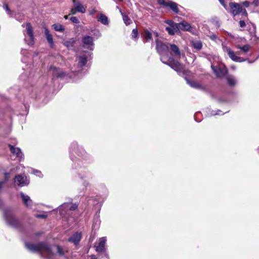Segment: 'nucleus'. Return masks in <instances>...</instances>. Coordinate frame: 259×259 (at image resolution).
Returning <instances> with one entry per match:
<instances>
[{
	"label": "nucleus",
	"instance_id": "2eb2a0df",
	"mask_svg": "<svg viewBox=\"0 0 259 259\" xmlns=\"http://www.w3.org/2000/svg\"><path fill=\"white\" fill-rule=\"evenodd\" d=\"M169 48L171 50V55H174L176 58H180L181 56L184 55L181 53L179 47L175 44H169Z\"/></svg>",
	"mask_w": 259,
	"mask_h": 259
},
{
	"label": "nucleus",
	"instance_id": "72a5a7b5",
	"mask_svg": "<svg viewBox=\"0 0 259 259\" xmlns=\"http://www.w3.org/2000/svg\"><path fill=\"white\" fill-rule=\"evenodd\" d=\"M70 19L71 21L73 23L77 24L79 22L78 18L76 17H71Z\"/></svg>",
	"mask_w": 259,
	"mask_h": 259
},
{
	"label": "nucleus",
	"instance_id": "8fccbe9b",
	"mask_svg": "<svg viewBox=\"0 0 259 259\" xmlns=\"http://www.w3.org/2000/svg\"><path fill=\"white\" fill-rule=\"evenodd\" d=\"M26 52V50H23V51H22L21 52V54L23 55H24V54Z\"/></svg>",
	"mask_w": 259,
	"mask_h": 259
},
{
	"label": "nucleus",
	"instance_id": "393cba45",
	"mask_svg": "<svg viewBox=\"0 0 259 259\" xmlns=\"http://www.w3.org/2000/svg\"><path fill=\"white\" fill-rule=\"evenodd\" d=\"M119 12L122 15L123 20L126 25H130L131 23H132V20L121 10H119Z\"/></svg>",
	"mask_w": 259,
	"mask_h": 259
},
{
	"label": "nucleus",
	"instance_id": "20e7f679",
	"mask_svg": "<svg viewBox=\"0 0 259 259\" xmlns=\"http://www.w3.org/2000/svg\"><path fill=\"white\" fill-rule=\"evenodd\" d=\"M78 207L76 203H64L59 207V213L61 217L68 219L67 216L71 214L72 211L75 210Z\"/></svg>",
	"mask_w": 259,
	"mask_h": 259
},
{
	"label": "nucleus",
	"instance_id": "f3484780",
	"mask_svg": "<svg viewBox=\"0 0 259 259\" xmlns=\"http://www.w3.org/2000/svg\"><path fill=\"white\" fill-rule=\"evenodd\" d=\"M81 238V233L76 232L71 237L68 239L69 242L73 243L75 245H77Z\"/></svg>",
	"mask_w": 259,
	"mask_h": 259
},
{
	"label": "nucleus",
	"instance_id": "3c124183",
	"mask_svg": "<svg viewBox=\"0 0 259 259\" xmlns=\"http://www.w3.org/2000/svg\"><path fill=\"white\" fill-rule=\"evenodd\" d=\"M91 259H97L95 255H92L91 256Z\"/></svg>",
	"mask_w": 259,
	"mask_h": 259
},
{
	"label": "nucleus",
	"instance_id": "864d4df0",
	"mask_svg": "<svg viewBox=\"0 0 259 259\" xmlns=\"http://www.w3.org/2000/svg\"><path fill=\"white\" fill-rule=\"evenodd\" d=\"M68 15H65V16H64V18H65V19H68Z\"/></svg>",
	"mask_w": 259,
	"mask_h": 259
},
{
	"label": "nucleus",
	"instance_id": "603ef678",
	"mask_svg": "<svg viewBox=\"0 0 259 259\" xmlns=\"http://www.w3.org/2000/svg\"><path fill=\"white\" fill-rule=\"evenodd\" d=\"M40 234H41V233H40V232H38V233H36L35 234V235L37 236L40 235Z\"/></svg>",
	"mask_w": 259,
	"mask_h": 259
},
{
	"label": "nucleus",
	"instance_id": "c9c22d12",
	"mask_svg": "<svg viewBox=\"0 0 259 259\" xmlns=\"http://www.w3.org/2000/svg\"><path fill=\"white\" fill-rule=\"evenodd\" d=\"M32 172L33 174H34L35 175H36L39 177H41L42 176L41 174V172L37 170L33 169Z\"/></svg>",
	"mask_w": 259,
	"mask_h": 259
},
{
	"label": "nucleus",
	"instance_id": "a19ab883",
	"mask_svg": "<svg viewBox=\"0 0 259 259\" xmlns=\"http://www.w3.org/2000/svg\"><path fill=\"white\" fill-rule=\"evenodd\" d=\"M166 23L169 25V27H170V26H171V25H174L177 24V23L174 22L171 20H168L166 22Z\"/></svg>",
	"mask_w": 259,
	"mask_h": 259
},
{
	"label": "nucleus",
	"instance_id": "9d476101",
	"mask_svg": "<svg viewBox=\"0 0 259 259\" xmlns=\"http://www.w3.org/2000/svg\"><path fill=\"white\" fill-rule=\"evenodd\" d=\"M15 183L20 187H23L29 184V181L25 176L18 175L15 177Z\"/></svg>",
	"mask_w": 259,
	"mask_h": 259
},
{
	"label": "nucleus",
	"instance_id": "ddd939ff",
	"mask_svg": "<svg viewBox=\"0 0 259 259\" xmlns=\"http://www.w3.org/2000/svg\"><path fill=\"white\" fill-rule=\"evenodd\" d=\"M9 146L10 147L11 153L14 155L16 156L18 160L20 161L21 159H23V154L20 148L14 147L13 146L10 144L9 145Z\"/></svg>",
	"mask_w": 259,
	"mask_h": 259
},
{
	"label": "nucleus",
	"instance_id": "7c9ffc66",
	"mask_svg": "<svg viewBox=\"0 0 259 259\" xmlns=\"http://www.w3.org/2000/svg\"><path fill=\"white\" fill-rule=\"evenodd\" d=\"M138 36V31L137 28L133 29L132 34V38L137 39Z\"/></svg>",
	"mask_w": 259,
	"mask_h": 259
},
{
	"label": "nucleus",
	"instance_id": "ea45409f",
	"mask_svg": "<svg viewBox=\"0 0 259 259\" xmlns=\"http://www.w3.org/2000/svg\"><path fill=\"white\" fill-rule=\"evenodd\" d=\"M239 25H240V26L242 28L245 27L246 25L244 21H243V20H240L239 21Z\"/></svg>",
	"mask_w": 259,
	"mask_h": 259
},
{
	"label": "nucleus",
	"instance_id": "dca6fc26",
	"mask_svg": "<svg viewBox=\"0 0 259 259\" xmlns=\"http://www.w3.org/2000/svg\"><path fill=\"white\" fill-rule=\"evenodd\" d=\"M106 239L105 237H102L99 239L98 243L96 245V250L97 252H103L105 250V244Z\"/></svg>",
	"mask_w": 259,
	"mask_h": 259
},
{
	"label": "nucleus",
	"instance_id": "f03ea898",
	"mask_svg": "<svg viewBox=\"0 0 259 259\" xmlns=\"http://www.w3.org/2000/svg\"><path fill=\"white\" fill-rule=\"evenodd\" d=\"M78 65L77 69L71 68V72L67 73L59 68L50 67V73L52 74V80L56 81L57 79H60L68 81L69 79L73 78V75H76V73H79L82 66L85 65L87 63V57L84 55L77 57Z\"/></svg>",
	"mask_w": 259,
	"mask_h": 259
},
{
	"label": "nucleus",
	"instance_id": "de8ad7c7",
	"mask_svg": "<svg viewBox=\"0 0 259 259\" xmlns=\"http://www.w3.org/2000/svg\"><path fill=\"white\" fill-rule=\"evenodd\" d=\"M153 34H154V35H155V37L156 38V39H158V36H159V34H158V32H153Z\"/></svg>",
	"mask_w": 259,
	"mask_h": 259
},
{
	"label": "nucleus",
	"instance_id": "09e8293b",
	"mask_svg": "<svg viewBox=\"0 0 259 259\" xmlns=\"http://www.w3.org/2000/svg\"><path fill=\"white\" fill-rule=\"evenodd\" d=\"M9 174L8 173H6L5 174V180L6 181H7L8 180V176H9Z\"/></svg>",
	"mask_w": 259,
	"mask_h": 259
},
{
	"label": "nucleus",
	"instance_id": "39448f33",
	"mask_svg": "<svg viewBox=\"0 0 259 259\" xmlns=\"http://www.w3.org/2000/svg\"><path fill=\"white\" fill-rule=\"evenodd\" d=\"M4 215L7 223L9 225L15 228L19 227L20 223L15 217L13 210L11 208H6L4 211Z\"/></svg>",
	"mask_w": 259,
	"mask_h": 259
},
{
	"label": "nucleus",
	"instance_id": "412c9836",
	"mask_svg": "<svg viewBox=\"0 0 259 259\" xmlns=\"http://www.w3.org/2000/svg\"><path fill=\"white\" fill-rule=\"evenodd\" d=\"M236 48L240 50L243 55L247 54L251 49V47L249 45H245L244 46L237 45L236 46Z\"/></svg>",
	"mask_w": 259,
	"mask_h": 259
},
{
	"label": "nucleus",
	"instance_id": "6ab92c4d",
	"mask_svg": "<svg viewBox=\"0 0 259 259\" xmlns=\"http://www.w3.org/2000/svg\"><path fill=\"white\" fill-rule=\"evenodd\" d=\"M73 2L74 4V7L75 8L76 10H77L78 12L81 13H84L85 12V8L80 3L78 2H76V0H73Z\"/></svg>",
	"mask_w": 259,
	"mask_h": 259
},
{
	"label": "nucleus",
	"instance_id": "a18cd8bd",
	"mask_svg": "<svg viewBox=\"0 0 259 259\" xmlns=\"http://www.w3.org/2000/svg\"><path fill=\"white\" fill-rule=\"evenodd\" d=\"M253 4L255 6H258L259 5V0H254Z\"/></svg>",
	"mask_w": 259,
	"mask_h": 259
},
{
	"label": "nucleus",
	"instance_id": "4d7b16f0",
	"mask_svg": "<svg viewBox=\"0 0 259 259\" xmlns=\"http://www.w3.org/2000/svg\"><path fill=\"white\" fill-rule=\"evenodd\" d=\"M231 67H232L233 69H235V67H234L233 66H231Z\"/></svg>",
	"mask_w": 259,
	"mask_h": 259
},
{
	"label": "nucleus",
	"instance_id": "bb28decb",
	"mask_svg": "<svg viewBox=\"0 0 259 259\" xmlns=\"http://www.w3.org/2000/svg\"><path fill=\"white\" fill-rule=\"evenodd\" d=\"M52 27L55 30L59 32H63L65 28L64 27L59 23L54 24L52 25Z\"/></svg>",
	"mask_w": 259,
	"mask_h": 259
},
{
	"label": "nucleus",
	"instance_id": "6e6d98bb",
	"mask_svg": "<svg viewBox=\"0 0 259 259\" xmlns=\"http://www.w3.org/2000/svg\"><path fill=\"white\" fill-rule=\"evenodd\" d=\"M253 62V61H248V63H252Z\"/></svg>",
	"mask_w": 259,
	"mask_h": 259
},
{
	"label": "nucleus",
	"instance_id": "49530a36",
	"mask_svg": "<svg viewBox=\"0 0 259 259\" xmlns=\"http://www.w3.org/2000/svg\"><path fill=\"white\" fill-rule=\"evenodd\" d=\"M5 9L6 11L8 12V13H9V12H10V10L8 5L5 6Z\"/></svg>",
	"mask_w": 259,
	"mask_h": 259
},
{
	"label": "nucleus",
	"instance_id": "c756f323",
	"mask_svg": "<svg viewBox=\"0 0 259 259\" xmlns=\"http://www.w3.org/2000/svg\"><path fill=\"white\" fill-rule=\"evenodd\" d=\"M193 46L195 49L199 50L202 48V44L201 42L196 41V42H193Z\"/></svg>",
	"mask_w": 259,
	"mask_h": 259
},
{
	"label": "nucleus",
	"instance_id": "c85d7f7f",
	"mask_svg": "<svg viewBox=\"0 0 259 259\" xmlns=\"http://www.w3.org/2000/svg\"><path fill=\"white\" fill-rule=\"evenodd\" d=\"M227 80L228 83L230 86H234L237 83V81H236V79L233 76H228L227 78Z\"/></svg>",
	"mask_w": 259,
	"mask_h": 259
},
{
	"label": "nucleus",
	"instance_id": "5701e85b",
	"mask_svg": "<svg viewBox=\"0 0 259 259\" xmlns=\"http://www.w3.org/2000/svg\"><path fill=\"white\" fill-rule=\"evenodd\" d=\"M76 42V39L74 38H71L64 42V45L66 46L68 49H71L73 48L74 45Z\"/></svg>",
	"mask_w": 259,
	"mask_h": 259
},
{
	"label": "nucleus",
	"instance_id": "4be33fe9",
	"mask_svg": "<svg viewBox=\"0 0 259 259\" xmlns=\"http://www.w3.org/2000/svg\"><path fill=\"white\" fill-rule=\"evenodd\" d=\"M167 7H169L175 13H178L179 10L178 8V5L172 1H168Z\"/></svg>",
	"mask_w": 259,
	"mask_h": 259
},
{
	"label": "nucleus",
	"instance_id": "a211bd4d",
	"mask_svg": "<svg viewBox=\"0 0 259 259\" xmlns=\"http://www.w3.org/2000/svg\"><path fill=\"white\" fill-rule=\"evenodd\" d=\"M178 27L179 30H182L184 31H191V26L189 23L187 22L186 21H182L181 22L178 23Z\"/></svg>",
	"mask_w": 259,
	"mask_h": 259
},
{
	"label": "nucleus",
	"instance_id": "aec40b11",
	"mask_svg": "<svg viewBox=\"0 0 259 259\" xmlns=\"http://www.w3.org/2000/svg\"><path fill=\"white\" fill-rule=\"evenodd\" d=\"M165 29L170 35H174L176 32L179 30L178 23L177 24L171 25L170 27H166Z\"/></svg>",
	"mask_w": 259,
	"mask_h": 259
},
{
	"label": "nucleus",
	"instance_id": "f8f14e48",
	"mask_svg": "<svg viewBox=\"0 0 259 259\" xmlns=\"http://www.w3.org/2000/svg\"><path fill=\"white\" fill-rule=\"evenodd\" d=\"M20 195L25 206L27 208H31L33 205V202L30 197L22 192L20 193Z\"/></svg>",
	"mask_w": 259,
	"mask_h": 259
},
{
	"label": "nucleus",
	"instance_id": "37998d69",
	"mask_svg": "<svg viewBox=\"0 0 259 259\" xmlns=\"http://www.w3.org/2000/svg\"><path fill=\"white\" fill-rule=\"evenodd\" d=\"M45 35L46 39L49 41V30L48 29H46L45 30Z\"/></svg>",
	"mask_w": 259,
	"mask_h": 259
},
{
	"label": "nucleus",
	"instance_id": "473e14b6",
	"mask_svg": "<svg viewBox=\"0 0 259 259\" xmlns=\"http://www.w3.org/2000/svg\"><path fill=\"white\" fill-rule=\"evenodd\" d=\"M57 252L60 255L63 256L64 254V252L61 247L60 246H57Z\"/></svg>",
	"mask_w": 259,
	"mask_h": 259
},
{
	"label": "nucleus",
	"instance_id": "cd10ccee",
	"mask_svg": "<svg viewBox=\"0 0 259 259\" xmlns=\"http://www.w3.org/2000/svg\"><path fill=\"white\" fill-rule=\"evenodd\" d=\"M187 83L191 87H192L193 88H196V89H200L201 88V84L197 81H190V80H187Z\"/></svg>",
	"mask_w": 259,
	"mask_h": 259
},
{
	"label": "nucleus",
	"instance_id": "a878e982",
	"mask_svg": "<svg viewBox=\"0 0 259 259\" xmlns=\"http://www.w3.org/2000/svg\"><path fill=\"white\" fill-rule=\"evenodd\" d=\"M143 37L147 41H149L152 39V34L150 31L146 30L143 33Z\"/></svg>",
	"mask_w": 259,
	"mask_h": 259
},
{
	"label": "nucleus",
	"instance_id": "4c0bfd02",
	"mask_svg": "<svg viewBox=\"0 0 259 259\" xmlns=\"http://www.w3.org/2000/svg\"><path fill=\"white\" fill-rule=\"evenodd\" d=\"M221 4L224 7L226 10L227 9V6L225 3V0H219Z\"/></svg>",
	"mask_w": 259,
	"mask_h": 259
},
{
	"label": "nucleus",
	"instance_id": "9b49d317",
	"mask_svg": "<svg viewBox=\"0 0 259 259\" xmlns=\"http://www.w3.org/2000/svg\"><path fill=\"white\" fill-rule=\"evenodd\" d=\"M211 67L213 72L219 77H224L227 73V69L226 67H224L223 68H222L221 67H215L214 66L212 65L211 66Z\"/></svg>",
	"mask_w": 259,
	"mask_h": 259
},
{
	"label": "nucleus",
	"instance_id": "79ce46f5",
	"mask_svg": "<svg viewBox=\"0 0 259 259\" xmlns=\"http://www.w3.org/2000/svg\"><path fill=\"white\" fill-rule=\"evenodd\" d=\"M76 12H78L77 10H76L75 8L74 7L71 9V14L72 15H74L76 13Z\"/></svg>",
	"mask_w": 259,
	"mask_h": 259
},
{
	"label": "nucleus",
	"instance_id": "c03bdc74",
	"mask_svg": "<svg viewBox=\"0 0 259 259\" xmlns=\"http://www.w3.org/2000/svg\"><path fill=\"white\" fill-rule=\"evenodd\" d=\"M242 4L244 6H245L246 8H247L249 6V3L247 1H245V2H243Z\"/></svg>",
	"mask_w": 259,
	"mask_h": 259
},
{
	"label": "nucleus",
	"instance_id": "6e6552de",
	"mask_svg": "<svg viewBox=\"0 0 259 259\" xmlns=\"http://www.w3.org/2000/svg\"><path fill=\"white\" fill-rule=\"evenodd\" d=\"M25 35V40L28 45L32 46L34 44L33 31L32 27L29 23H27L26 25V30L24 32Z\"/></svg>",
	"mask_w": 259,
	"mask_h": 259
},
{
	"label": "nucleus",
	"instance_id": "f257e3e1",
	"mask_svg": "<svg viewBox=\"0 0 259 259\" xmlns=\"http://www.w3.org/2000/svg\"><path fill=\"white\" fill-rule=\"evenodd\" d=\"M156 50L157 52L160 56L161 62L170 67L177 73L181 74H184L186 70L184 66L179 61H176L172 57L169 56V49L170 44H164L158 39H155Z\"/></svg>",
	"mask_w": 259,
	"mask_h": 259
},
{
	"label": "nucleus",
	"instance_id": "58836bf2",
	"mask_svg": "<svg viewBox=\"0 0 259 259\" xmlns=\"http://www.w3.org/2000/svg\"><path fill=\"white\" fill-rule=\"evenodd\" d=\"M50 47H53V40L52 36L50 34Z\"/></svg>",
	"mask_w": 259,
	"mask_h": 259
},
{
	"label": "nucleus",
	"instance_id": "0eeeda50",
	"mask_svg": "<svg viewBox=\"0 0 259 259\" xmlns=\"http://www.w3.org/2000/svg\"><path fill=\"white\" fill-rule=\"evenodd\" d=\"M230 12L233 16H235L240 14L246 16V11L242 9L240 4L236 3L231 2L229 3Z\"/></svg>",
	"mask_w": 259,
	"mask_h": 259
},
{
	"label": "nucleus",
	"instance_id": "5fc2aeb1",
	"mask_svg": "<svg viewBox=\"0 0 259 259\" xmlns=\"http://www.w3.org/2000/svg\"><path fill=\"white\" fill-rule=\"evenodd\" d=\"M22 61L23 62H25V59H24V58H22Z\"/></svg>",
	"mask_w": 259,
	"mask_h": 259
},
{
	"label": "nucleus",
	"instance_id": "f704fd0d",
	"mask_svg": "<svg viewBox=\"0 0 259 259\" xmlns=\"http://www.w3.org/2000/svg\"><path fill=\"white\" fill-rule=\"evenodd\" d=\"M222 111H220V110H218L217 112H215L214 111H212L210 113V115L212 116V115H223L224 114V113H221Z\"/></svg>",
	"mask_w": 259,
	"mask_h": 259
},
{
	"label": "nucleus",
	"instance_id": "1a4fd4ad",
	"mask_svg": "<svg viewBox=\"0 0 259 259\" xmlns=\"http://www.w3.org/2000/svg\"><path fill=\"white\" fill-rule=\"evenodd\" d=\"M82 43L84 48L90 50H93L94 49V43L93 37L89 35L84 36L82 37Z\"/></svg>",
	"mask_w": 259,
	"mask_h": 259
},
{
	"label": "nucleus",
	"instance_id": "13d9d810",
	"mask_svg": "<svg viewBox=\"0 0 259 259\" xmlns=\"http://www.w3.org/2000/svg\"><path fill=\"white\" fill-rule=\"evenodd\" d=\"M49 252H50V254H51V251L50 250L49 251Z\"/></svg>",
	"mask_w": 259,
	"mask_h": 259
},
{
	"label": "nucleus",
	"instance_id": "b1692460",
	"mask_svg": "<svg viewBox=\"0 0 259 259\" xmlns=\"http://www.w3.org/2000/svg\"><path fill=\"white\" fill-rule=\"evenodd\" d=\"M98 21H100L101 23H102L104 25H108L109 24V20L106 16H105L104 14L101 13L98 18Z\"/></svg>",
	"mask_w": 259,
	"mask_h": 259
},
{
	"label": "nucleus",
	"instance_id": "e433bc0d",
	"mask_svg": "<svg viewBox=\"0 0 259 259\" xmlns=\"http://www.w3.org/2000/svg\"><path fill=\"white\" fill-rule=\"evenodd\" d=\"M48 215L47 213L44 214H37L36 217L39 219H45L47 217Z\"/></svg>",
	"mask_w": 259,
	"mask_h": 259
},
{
	"label": "nucleus",
	"instance_id": "4468645a",
	"mask_svg": "<svg viewBox=\"0 0 259 259\" xmlns=\"http://www.w3.org/2000/svg\"><path fill=\"white\" fill-rule=\"evenodd\" d=\"M70 150L74 151L80 157H85L86 152L82 148H79L76 143H73L71 145Z\"/></svg>",
	"mask_w": 259,
	"mask_h": 259
},
{
	"label": "nucleus",
	"instance_id": "423d86ee",
	"mask_svg": "<svg viewBox=\"0 0 259 259\" xmlns=\"http://www.w3.org/2000/svg\"><path fill=\"white\" fill-rule=\"evenodd\" d=\"M223 50L225 53H227L229 58L233 61L236 62H243L245 61L247 59H244L242 57H240L237 56L238 55H243L242 52H236L235 53L233 51H232L230 48H228L227 46L223 45Z\"/></svg>",
	"mask_w": 259,
	"mask_h": 259
},
{
	"label": "nucleus",
	"instance_id": "2f4dec72",
	"mask_svg": "<svg viewBox=\"0 0 259 259\" xmlns=\"http://www.w3.org/2000/svg\"><path fill=\"white\" fill-rule=\"evenodd\" d=\"M158 3L164 7H167V5L168 3V1L165 0H157Z\"/></svg>",
	"mask_w": 259,
	"mask_h": 259
},
{
	"label": "nucleus",
	"instance_id": "7ed1b4c3",
	"mask_svg": "<svg viewBox=\"0 0 259 259\" xmlns=\"http://www.w3.org/2000/svg\"><path fill=\"white\" fill-rule=\"evenodd\" d=\"M26 248L30 251L39 253L42 256L47 258L49 255V246L46 242H39L33 244L26 242Z\"/></svg>",
	"mask_w": 259,
	"mask_h": 259
}]
</instances>
